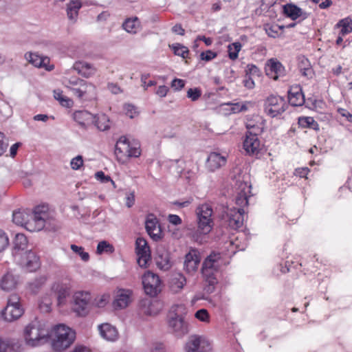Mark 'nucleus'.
<instances>
[{"mask_svg": "<svg viewBox=\"0 0 352 352\" xmlns=\"http://www.w3.org/2000/svg\"><path fill=\"white\" fill-rule=\"evenodd\" d=\"M223 265H225V262L219 252L211 253L204 261L202 274L208 284L205 288L207 292L212 293L214 291V286L218 283L217 274Z\"/></svg>", "mask_w": 352, "mask_h": 352, "instance_id": "1", "label": "nucleus"}, {"mask_svg": "<svg viewBox=\"0 0 352 352\" xmlns=\"http://www.w3.org/2000/svg\"><path fill=\"white\" fill-rule=\"evenodd\" d=\"M114 153L117 161L120 164H125L131 158L139 157L142 149L139 142L130 141L125 135H122L116 143Z\"/></svg>", "mask_w": 352, "mask_h": 352, "instance_id": "2", "label": "nucleus"}, {"mask_svg": "<svg viewBox=\"0 0 352 352\" xmlns=\"http://www.w3.org/2000/svg\"><path fill=\"white\" fill-rule=\"evenodd\" d=\"M185 307L175 305L171 307L168 314V326L169 329L177 337H182L188 332V324L184 320Z\"/></svg>", "mask_w": 352, "mask_h": 352, "instance_id": "3", "label": "nucleus"}, {"mask_svg": "<svg viewBox=\"0 0 352 352\" xmlns=\"http://www.w3.org/2000/svg\"><path fill=\"white\" fill-rule=\"evenodd\" d=\"M54 333L52 348L58 352H62L69 347L76 338L75 331L64 324L56 326Z\"/></svg>", "mask_w": 352, "mask_h": 352, "instance_id": "4", "label": "nucleus"}, {"mask_svg": "<svg viewBox=\"0 0 352 352\" xmlns=\"http://www.w3.org/2000/svg\"><path fill=\"white\" fill-rule=\"evenodd\" d=\"M25 340L29 346H39L48 340L47 333L38 321L28 324L24 329Z\"/></svg>", "mask_w": 352, "mask_h": 352, "instance_id": "5", "label": "nucleus"}, {"mask_svg": "<svg viewBox=\"0 0 352 352\" xmlns=\"http://www.w3.org/2000/svg\"><path fill=\"white\" fill-rule=\"evenodd\" d=\"M48 211V206L45 205L35 207L33 212L30 213V218L26 221L24 228L30 232L41 230L49 217Z\"/></svg>", "mask_w": 352, "mask_h": 352, "instance_id": "6", "label": "nucleus"}, {"mask_svg": "<svg viewBox=\"0 0 352 352\" xmlns=\"http://www.w3.org/2000/svg\"><path fill=\"white\" fill-rule=\"evenodd\" d=\"M69 82L68 88L80 100H89L96 97V87L91 82L80 78L70 80Z\"/></svg>", "mask_w": 352, "mask_h": 352, "instance_id": "7", "label": "nucleus"}, {"mask_svg": "<svg viewBox=\"0 0 352 352\" xmlns=\"http://www.w3.org/2000/svg\"><path fill=\"white\" fill-rule=\"evenodd\" d=\"M197 232L200 234L206 235L213 227V210L208 204L200 205L197 208Z\"/></svg>", "mask_w": 352, "mask_h": 352, "instance_id": "8", "label": "nucleus"}, {"mask_svg": "<svg viewBox=\"0 0 352 352\" xmlns=\"http://www.w3.org/2000/svg\"><path fill=\"white\" fill-rule=\"evenodd\" d=\"M23 311L19 297L12 294L9 297L6 307L1 311V317L6 321L12 322L19 319L23 314Z\"/></svg>", "mask_w": 352, "mask_h": 352, "instance_id": "9", "label": "nucleus"}, {"mask_svg": "<svg viewBox=\"0 0 352 352\" xmlns=\"http://www.w3.org/2000/svg\"><path fill=\"white\" fill-rule=\"evenodd\" d=\"M71 288L72 280L69 278L58 280L52 284L50 293L54 297H56L58 306L65 303L67 297L69 296Z\"/></svg>", "mask_w": 352, "mask_h": 352, "instance_id": "10", "label": "nucleus"}, {"mask_svg": "<svg viewBox=\"0 0 352 352\" xmlns=\"http://www.w3.org/2000/svg\"><path fill=\"white\" fill-rule=\"evenodd\" d=\"M135 253L137 262L140 267L146 268L151 262V255L150 248L146 239L138 237L135 241Z\"/></svg>", "mask_w": 352, "mask_h": 352, "instance_id": "11", "label": "nucleus"}, {"mask_svg": "<svg viewBox=\"0 0 352 352\" xmlns=\"http://www.w3.org/2000/svg\"><path fill=\"white\" fill-rule=\"evenodd\" d=\"M142 284L145 293L155 296L161 291V280L158 275L147 271L142 276Z\"/></svg>", "mask_w": 352, "mask_h": 352, "instance_id": "12", "label": "nucleus"}, {"mask_svg": "<svg viewBox=\"0 0 352 352\" xmlns=\"http://www.w3.org/2000/svg\"><path fill=\"white\" fill-rule=\"evenodd\" d=\"M73 310L80 316H85L89 310L91 294L86 292H77L74 295Z\"/></svg>", "mask_w": 352, "mask_h": 352, "instance_id": "13", "label": "nucleus"}, {"mask_svg": "<svg viewBox=\"0 0 352 352\" xmlns=\"http://www.w3.org/2000/svg\"><path fill=\"white\" fill-rule=\"evenodd\" d=\"M14 259L28 272L36 271L41 265L39 257L32 250L25 251L22 254Z\"/></svg>", "mask_w": 352, "mask_h": 352, "instance_id": "14", "label": "nucleus"}, {"mask_svg": "<svg viewBox=\"0 0 352 352\" xmlns=\"http://www.w3.org/2000/svg\"><path fill=\"white\" fill-rule=\"evenodd\" d=\"M287 107L285 100L277 96H269L265 103V111L274 118L283 113Z\"/></svg>", "mask_w": 352, "mask_h": 352, "instance_id": "15", "label": "nucleus"}, {"mask_svg": "<svg viewBox=\"0 0 352 352\" xmlns=\"http://www.w3.org/2000/svg\"><path fill=\"white\" fill-rule=\"evenodd\" d=\"M186 352H211L210 343L202 337L190 336L185 345Z\"/></svg>", "mask_w": 352, "mask_h": 352, "instance_id": "16", "label": "nucleus"}, {"mask_svg": "<svg viewBox=\"0 0 352 352\" xmlns=\"http://www.w3.org/2000/svg\"><path fill=\"white\" fill-rule=\"evenodd\" d=\"M145 228L147 233L155 241L160 240L163 236L162 230L157 218L153 214L147 215L145 221Z\"/></svg>", "mask_w": 352, "mask_h": 352, "instance_id": "17", "label": "nucleus"}, {"mask_svg": "<svg viewBox=\"0 0 352 352\" xmlns=\"http://www.w3.org/2000/svg\"><path fill=\"white\" fill-rule=\"evenodd\" d=\"M243 148L249 155L257 156L261 151V144L258 135L246 134Z\"/></svg>", "mask_w": 352, "mask_h": 352, "instance_id": "18", "label": "nucleus"}, {"mask_svg": "<svg viewBox=\"0 0 352 352\" xmlns=\"http://www.w3.org/2000/svg\"><path fill=\"white\" fill-rule=\"evenodd\" d=\"M245 126L248 129L246 134H261L265 127V120L258 115H253L247 119Z\"/></svg>", "mask_w": 352, "mask_h": 352, "instance_id": "19", "label": "nucleus"}, {"mask_svg": "<svg viewBox=\"0 0 352 352\" xmlns=\"http://www.w3.org/2000/svg\"><path fill=\"white\" fill-rule=\"evenodd\" d=\"M245 210L243 208H230L228 210V226L234 230L241 228L243 225Z\"/></svg>", "mask_w": 352, "mask_h": 352, "instance_id": "20", "label": "nucleus"}, {"mask_svg": "<svg viewBox=\"0 0 352 352\" xmlns=\"http://www.w3.org/2000/svg\"><path fill=\"white\" fill-rule=\"evenodd\" d=\"M227 162V155H223L217 152H211L206 161V166L210 172H214Z\"/></svg>", "mask_w": 352, "mask_h": 352, "instance_id": "21", "label": "nucleus"}, {"mask_svg": "<svg viewBox=\"0 0 352 352\" xmlns=\"http://www.w3.org/2000/svg\"><path fill=\"white\" fill-rule=\"evenodd\" d=\"M25 57L34 67L45 68L47 71H51L54 69V65H50V60L47 56L43 57L37 54L28 52L25 54Z\"/></svg>", "mask_w": 352, "mask_h": 352, "instance_id": "22", "label": "nucleus"}, {"mask_svg": "<svg viewBox=\"0 0 352 352\" xmlns=\"http://www.w3.org/2000/svg\"><path fill=\"white\" fill-rule=\"evenodd\" d=\"M283 14L293 21L300 19H306L309 14L304 12L300 8L292 3H287L283 6Z\"/></svg>", "mask_w": 352, "mask_h": 352, "instance_id": "23", "label": "nucleus"}, {"mask_svg": "<svg viewBox=\"0 0 352 352\" xmlns=\"http://www.w3.org/2000/svg\"><path fill=\"white\" fill-rule=\"evenodd\" d=\"M289 103L294 107H300L305 103V96L300 85H292L288 91Z\"/></svg>", "mask_w": 352, "mask_h": 352, "instance_id": "24", "label": "nucleus"}, {"mask_svg": "<svg viewBox=\"0 0 352 352\" xmlns=\"http://www.w3.org/2000/svg\"><path fill=\"white\" fill-rule=\"evenodd\" d=\"M28 241L26 236L17 233L13 240L12 255L14 258L22 254L28 248Z\"/></svg>", "mask_w": 352, "mask_h": 352, "instance_id": "25", "label": "nucleus"}, {"mask_svg": "<svg viewBox=\"0 0 352 352\" xmlns=\"http://www.w3.org/2000/svg\"><path fill=\"white\" fill-rule=\"evenodd\" d=\"M239 192L236 197V204L239 206V208H243V207L248 205V197H250L251 194V186L248 183L242 182L239 186Z\"/></svg>", "mask_w": 352, "mask_h": 352, "instance_id": "26", "label": "nucleus"}, {"mask_svg": "<svg viewBox=\"0 0 352 352\" xmlns=\"http://www.w3.org/2000/svg\"><path fill=\"white\" fill-rule=\"evenodd\" d=\"M186 284V278L181 273H175L172 274L168 280L169 289L174 294L180 292Z\"/></svg>", "mask_w": 352, "mask_h": 352, "instance_id": "27", "label": "nucleus"}, {"mask_svg": "<svg viewBox=\"0 0 352 352\" xmlns=\"http://www.w3.org/2000/svg\"><path fill=\"white\" fill-rule=\"evenodd\" d=\"M73 118L81 127L86 129L94 123V116L87 111H76L73 113Z\"/></svg>", "mask_w": 352, "mask_h": 352, "instance_id": "28", "label": "nucleus"}, {"mask_svg": "<svg viewBox=\"0 0 352 352\" xmlns=\"http://www.w3.org/2000/svg\"><path fill=\"white\" fill-rule=\"evenodd\" d=\"M318 258L315 254H307L302 258L300 266L303 267L305 273H313L318 268Z\"/></svg>", "mask_w": 352, "mask_h": 352, "instance_id": "29", "label": "nucleus"}, {"mask_svg": "<svg viewBox=\"0 0 352 352\" xmlns=\"http://www.w3.org/2000/svg\"><path fill=\"white\" fill-rule=\"evenodd\" d=\"M284 67L278 60L275 59H270L267 63L266 68V74L271 78L277 80L279 76H281L284 74Z\"/></svg>", "mask_w": 352, "mask_h": 352, "instance_id": "30", "label": "nucleus"}, {"mask_svg": "<svg viewBox=\"0 0 352 352\" xmlns=\"http://www.w3.org/2000/svg\"><path fill=\"white\" fill-rule=\"evenodd\" d=\"M155 262L157 266L163 270H167L171 267L170 255L168 251L162 248L157 249Z\"/></svg>", "mask_w": 352, "mask_h": 352, "instance_id": "31", "label": "nucleus"}, {"mask_svg": "<svg viewBox=\"0 0 352 352\" xmlns=\"http://www.w3.org/2000/svg\"><path fill=\"white\" fill-rule=\"evenodd\" d=\"M74 69L82 76L89 78L96 72V68L91 64L85 61H77L74 64Z\"/></svg>", "mask_w": 352, "mask_h": 352, "instance_id": "32", "label": "nucleus"}, {"mask_svg": "<svg viewBox=\"0 0 352 352\" xmlns=\"http://www.w3.org/2000/svg\"><path fill=\"white\" fill-rule=\"evenodd\" d=\"M131 292L129 289H120L118 291L116 298L113 302L116 308H125L131 301Z\"/></svg>", "mask_w": 352, "mask_h": 352, "instance_id": "33", "label": "nucleus"}, {"mask_svg": "<svg viewBox=\"0 0 352 352\" xmlns=\"http://www.w3.org/2000/svg\"><path fill=\"white\" fill-rule=\"evenodd\" d=\"M101 336L109 341H114L118 338L117 329L109 324H102L99 326Z\"/></svg>", "mask_w": 352, "mask_h": 352, "instance_id": "34", "label": "nucleus"}, {"mask_svg": "<svg viewBox=\"0 0 352 352\" xmlns=\"http://www.w3.org/2000/svg\"><path fill=\"white\" fill-rule=\"evenodd\" d=\"M298 67L301 75L307 78H311L314 76V69L308 58L304 56L299 58Z\"/></svg>", "mask_w": 352, "mask_h": 352, "instance_id": "35", "label": "nucleus"}, {"mask_svg": "<svg viewBox=\"0 0 352 352\" xmlns=\"http://www.w3.org/2000/svg\"><path fill=\"white\" fill-rule=\"evenodd\" d=\"M298 124L300 128L313 129L316 131L320 130L318 123L314 120L313 117L310 116H300L298 119Z\"/></svg>", "mask_w": 352, "mask_h": 352, "instance_id": "36", "label": "nucleus"}, {"mask_svg": "<svg viewBox=\"0 0 352 352\" xmlns=\"http://www.w3.org/2000/svg\"><path fill=\"white\" fill-rule=\"evenodd\" d=\"M93 124L98 130L104 131L110 129L111 122L106 114L102 113L94 116Z\"/></svg>", "mask_w": 352, "mask_h": 352, "instance_id": "37", "label": "nucleus"}, {"mask_svg": "<svg viewBox=\"0 0 352 352\" xmlns=\"http://www.w3.org/2000/svg\"><path fill=\"white\" fill-rule=\"evenodd\" d=\"M17 280L13 274L7 273L0 281V287L4 291H10L16 287Z\"/></svg>", "mask_w": 352, "mask_h": 352, "instance_id": "38", "label": "nucleus"}, {"mask_svg": "<svg viewBox=\"0 0 352 352\" xmlns=\"http://www.w3.org/2000/svg\"><path fill=\"white\" fill-rule=\"evenodd\" d=\"M122 27L126 32L135 34L140 28V22L138 17L129 18L124 21Z\"/></svg>", "mask_w": 352, "mask_h": 352, "instance_id": "39", "label": "nucleus"}, {"mask_svg": "<svg viewBox=\"0 0 352 352\" xmlns=\"http://www.w3.org/2000/svg\"><path fill=\"white\" fill-rule=\"evenodd\" d=\"M30 218V212L25 210H16L12 214V221L19 226L24 227L26 221Z\"/></svg>", "mask_w": 352, "mask_h": 352, "instance_id": "40", "label": "nucleus"}, {"mask_svg": "<svg viewBox=\"0 0 352 352\" xmlns=\"http://www.w3.org/2000/svg\"><path fill=\"white\" fill-rule=\"evenodd\" d=\"M54 296L50 294H46L43 296L39 302L38 307L43 312L48 313L51 311Z\"/></svg>", "mask_w": 352, "mask_h": 352, "instance_id": "41", "label": "nucleus"}, {"mask_svg": "<svg viewBox=\"0 0 352 352\" xmlns=\"http://www.w3.org/2000/svg\"><path fill=\"white\" fill-rule=\"evenodd\" d=\"M81 2L78 0L72 1L67 6V13L70 20H75L78 14V10L81 8Z\"/></svg>", "mask_w": 352, "mask_h": 352, "instance_id": "42", "label": "nucleus"}, {"mask_svg": "<svg viewBox=\"0 0 352 352\" xmlns=\"http://www.w3.org/2000/svg\"><path fill=\"white\" fill-rule=\"evenodd\" d=\"M54 97L63 107L69 108L72 107L74 104L73 100L65 96L63 91L60 89L54 91Z\"/></svg>", "mask_w": 352, "mask_h": 352, "instance_id": "43", "label": "nucleus"}, {"mask_svg": "<svg viewBox=\"0 0 352 352\" xmlns=\"http://www.w3.org/2000/svg\"><path fill=\"white\" fill-rule=\"evenodd\" d=\"M336 26L340 28V34L345 36L352 32V19L349 17L341 19Z\"/></svg>", "mask_w": 352, "mask_h": 352, "instance_id": "44", "label": "nucleus"}, {"mask_svg": "<svg viewBox=\"0 0 352 352\" xmlns=\"http://www.w3.org/2000/svg\"><path fill=\"white\" fill-rule=\"evenodd\" d=\"M242 45L240 42H234L228 45V58L235 60L239 58V53L241 50Z\"/></svg>", "mask_w": 352, "mask_h": 352, "instance_id": "45", "label": "nucleus"}, {"mask_svg": "<svg viewBox=\"0 0 352 352\" xmlns=\"http://www.w3.org/2000/svg\"><path fill=\"white\" fill-rule=\"evenodd\" d=\"M283 28L282 26L275 23L266 24L264 28L266 34L272 38L278 37L282 33Z\"/></svg>", "mask_w": 352, "mask_h": 352, "instance_id": "46", "label": "nucleus"}, {"mask_svg": "<svg viewBox=\"0 0 352 352\" xmlns=\"http://www.w3.org/2000/svg\"><path fill=\"white\" fill-rule=\"evenodd\" d=\"M169 47L172 49L175 55L181 56L183 58L188 56L189 50L187 47L180 43H173L169 45Z\"/></svg>", "mask_w": 352, "mask_h": 352, "instance_id": "47", "label": "nucleus"}, {"mask_svg": "<svg viewBox=\"0 0 352 352\" xmlns=\"http://www.w3.org/2000/svg\"><path fill=\"white\" fill-rule=\"evenodd\" d=\"M113 246L106 241H102L98 243L97 246V253H113L114 252Z\"/></svg>", "mask_w": 352, "mask_h": 352, "instance_id": "48", "label": "nucleus"}, {"mask_svg": "<svg viewBox=\"0 0 352 352\" xmlns=\"http://www.w3.org/2000/svg\"><path fill=\"white\" fill-rule=\"evenodd\" d=\"M251 104L250 102H245L244 103H240V102L231 103V102H229V103H227L226 104L231 106L230 111H231L232 113H239V112H241V111H245L248 110V104Z\"/></svg>", "mask_w": 352, "mask_h": 352, "instance_id": "49", "label": "nucleus"}, {"mask_svg": "<svg viewBox=\"0 0 352 352\" xmlns=\"http://www.w3.org/2000/svg\"><path fill=\"white\" fill-rule=\"evenodd\" d=\"M201 94L202 92L200 88H190L187 91L186 96L190 98L191 101L195 102L200 98Z\"/></svg>", "mask_w": 352, "mask_h": 352, "instance_id": "50", "label": "nucleus"}, {"mask_svg": "<svg viewBox=\"0 0 352 352\" xmlns=\"http://www.w3.org/2000/svg\"><path fill=\"white\" fill-rule=\"evenodd\" d=\"M71 249L74 252L78 254L82 261H87L89 259V255L88 252L84 251V248L72 244L71 245Z\"/></svg>", "mask_w": 352, "mask_h": 352, "instance_id": "51", "label": "nucleus"}, {"mask_svg": "<svg viewBox=\"0 0 352 352\" xmlns=\"http://www.w3.org/2000/svg\"><path fill=\"white\" fill-rule=\"evenodd\" d=\"M199 263H200V260H197L195 261L185 260L184 267L188 273H190L192 272H195L197 270Z\"/></svg>", "mask_w": 352, "mask_h": 352, "instance_id": "52", "label": "nucleus"}, {"mask_svg": "<svg viewBox=\"0 0 352 352\" xmlns=\"http://www.w3.org/2000/svg\"><path fill=\"white\" fill-rule=\"evenodd\" d=\"M124 110L125 111L126 115L129 116L130 118H133L138 115V111H137L136 107L133 104H124Z\"/></svg>", "mask_w": 352, "mask_h": 352, "instance_id": "53", "label": "nucleus"}, {"mask_svg": "<svg viewBox=\"0 0 352 352\" xmlns=\"http://www.w3.org/2000/svg\"><path fill=\"white\" fill-rule=\"evenodd\" d=\"M9 244V239L6 233L0 230V252H3Z\"/></svg>", "mask_w": 352, "mask_h": 352, "instance_id": "54", "label": "nucleus"}, {"mask_svg": "<svg viewBox=\"0 0 352 352\" xmlns=\"http://www.w3.org/2000/svg\"><path fill=\"white\" fill-rule=\"evenodd\" d=\"M260 74L259 69L253 64H248L245 69V76H258Z\"/></svg>", "mask_w": 352, "mask_h": 352, "instance_id": "55", "label": "nucleus"}, {"mask_svg": "<svg viewBox=\"0 0 352 352\" xmlns=\"http://www.w3.org/2000/svg\"><path fill=\"white\" fill-rule=\"evenodd\" d=\"M217 56V53L212 50H206L200 54V58L202 60L210 61Z\"/></svg>", "mask_w": 352, "mask_h": 352, "instance_id": "56", "label": "nucleus"}, {"mask_svg": "<svg viewBox=\"0 0 352 352\" xmlns=\"http://www.w3.org/2000/svg\"><path fill=\"white\" fill-rule=\"evenodd\" d=\"M71 168L73 170H78L83 166V160L81 155L73 158L70 162Z\"/></svg>", "mask_w": 352, "mask_h": 352, "instance_id": "57", "label": "nucleus"}, {"mask_svg": "<svg viewBox=\"0 0 352 352\" xmlns=\"http://www.w3.org/2000/svg\"><path fill=\"white\" fill-rule=\"evenodd\" d=\"M162 309V305L159 301L155 300L151 302L148 306V313L149 315H154Z\"/></svg>", "mask_w": 352, "mask_h": 352, "instance_id": "58", "label": "nucleus"}, {"mask_svg": "<svg viewBox=\"0 0 352 352\" xmlns=\"http://www.w3.org/2000/svg\"><path fill=\"white\" fill-rule=\"evenodd\" d=\"M195 318L202 322L209 321V314L205 309L198 310L195 315Z\"/></svg>", "mask_w": 352, "mask_h": 352, "instance_id": "59", "label": "nucleus"}, {"mask_svg": "<svg viewBox=\"0 0 352 352\" xmlns=\"http://www.w3.org/2000/svg\"><path fill=\"white\" fill-rule=\"evenodd\" d=\"M310 170L307 167L298 168L295 169L294 174L296 176L300 178H307V175L309 173Z\"/></svg>", "mask_w": 352, "mask_h": 352, "instance_id": "60", "label": "nucleus"}, {"mask_svg": "<svg viewBox=\"0 0 352 352\" xmlns=\"http://www.w3.org/2000/svg\"><path fill=\"white\" fill-rule=\"evenodd\" d=\"M185 85V81L182 79L175 78L171 82V87L176 91L181 90Z\"/></svg>", "mask_w": 352, "mask_h": 352, "instance_id": "61", "label": "nucleus"}, {"mask_svg": "<svg viewBox=\"0 0 352 352\" xmlns=\"http://www.w3.org/2000/svg\"><path fill=\"white\" fill-rule=\"evenodd\" d=\"M185 260H188V261H192L200 260L199 254L196 250H191L186 255Z\"/></svg>", "mask_w": 352, "mask_h": 352, "instance_id": "62", "label": "nucleus"}, {"mask_svg": "<svg viewBox=\"0 0 352 352\" xmlns=\"http://www.w3.org/2000/svg\"><path fill=\"white\" fill-rule=\"evenodd\" d=\"M337 112L342 116L346 119L347 121L352 122V113L344 108H338Z\"/></svg>", "mask_w": 352, "mask_h": 352, "instance_id": "63", "label": "nucleus"}, {"mask_svg": "<svg viewBox=\"0 0 352 352\" xmlns=\"http://www.w3.org/2000/svg\"><path fill=\"white\" fill-rule=\"evenodd\" d=\"M96 178L98 180H100V182L103 183H107L109 181L112 182L111 177L108 175H106L102 171H98L96 173Z\"/></svg>", "mask_w": 352, "mask_h": 352, "instance_id": "64", "label": "nucleus"}]
</instances>
